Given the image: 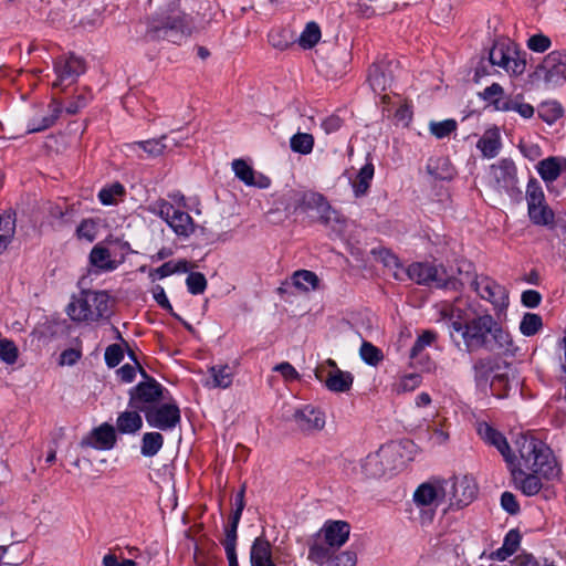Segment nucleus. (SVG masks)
<instances>
[{
    "label": "nucleus",
    "instance_id": "obj_46",
    "mask_svg": "<svg viewBox=\"0 0 566 566\" xmlns=\"http://www.w3.org/2000/svg\"><path fill=\"white\" fill-rule=\"evenodd\" d=\"M321 39V29L317 23L308 22L298 38V44L303 49H312Z\"/></svg>",
    "mask_w": 566,
    "mask_h": 566
},
{
    "label": "nucleus",
    "instance_id": "obj_20",
    "mask_svg": "<svg viewBox=\"0 0 566 566\" xmlns=\"http://www.w3.org/2000/svg\"><path fill=\"white\" fill-rule=\"evenodd\" d=\"M442 479H430L421 483L413 493V502L418 506H438L444 502Z\"/></svg>",
    "mask_w": 566,
    "mask_h": 566
},
{
    "label": "nucleus",
    "instance_id": "obj_3",
    "mask_svg": "<svg viewBox=\"0 0 566 566\" xmlns=\"http://www.w3.org/2000/svg\"><path fill=\"white\" fill-rule=\"evenodd\" d=\"M192 31V20L178 8L158 12L149 20L145 36L150 41L179 43Z\"/></svg>",
    "mask_w": 566,
    "mask_h": 566
},
{
    "label": "nucleus",
    "instance_id": "obj_56",
    "mask_svg": "<svg viewBox=\"0 0 566 566\" xmlns=\"http://www.w3.org/2000/svg\"><path fill=\"white\" fill-rule=\"evenodd\" d=\"M551 39L542 33L534 34L527 40V48L537 53L547 51L551 48Z\"/></svg>",
    "mask_w": 566,
    "mask_h": 566
},
{
    "label": "nucleus",
    "instance_id": "obj_54",
    "mask_svg": "<svg viewBox=\"0 0 566 566\" xmlns=\"http://www.w3.org/2000/svg\"><path fill=\"white\" fill-rule=\"evenodd\" d=\"M18 348L12 340L0 339V359L6 364L12 365L18 359Z\"/></svg>",
    "mask_w": 566,
    "mask_h": 566
},
{
    "label": "nucleus",
    "instance_id": "obj_35",
    "mask_svg": "<svg viewBox=\"0 0 566 566\" xmlns=\"http://www.w3.org/2000/svg\"><path fill=\"white\" fill-rule=\"evenodd\" d=\"M139 410L134 409L130 411L122 412L117 420L116 427L120 433L129 434L136 433L143 427V419L138 412Z\"/></svg>",
    "mask_w": 566,
    "mask_h": 566
},
{
    "label": "nucleus",
    "instance_id": "obj_52",
    "mask_svg": "<svg viewBox=\"0 0 566 566\" xmlns=\"http://www.w3.org/2000/svg\"><path fill=\"white\" fill-rule=\"evenodd\" d=\"M430 133L437 138H444L457 129L454 119H444L442 122H431L429 125Z\"/></svg>",
    "mask_w": 566,
    "mask_h": 566
},
{
    "label": "nucleus",
    "instance_id": "obj_32",
    "mask_svg": "<svg viewBox=\"0 0 566 566\" xmlns=\"http://www.w3.org/2000/svg\"><path fill=\"white\" fill-rule=\"evenodd\" d=\"M437 337H438L437 333L431 329L423 331L418 336L413 346L410 349V360H411L412 365H415V366L423 365L424 356L422 355V352L427 347L431 346L436 342Z\"/></svg>",
    "mask_w": 566,
    "mask_h": 566
},
{
    "label": "nucleus",
    "instance_id": "obj_45",
    "mask_svg": "<svg viewBox=\"0 0 566 566\" xmlns=\"http://www.w3.org/2000/svg\"><path fill=\"white\" fill-rule=\"evenodd\" d=\"M543 327V319L538 314L525 313L520 323V332L524 336H534Z\"/></svg>",
    "mask_w": 566,
    "mask_h": 566
},
{
    "label": "nucleus",
    "instance_id": "obj_59",
    "mask_svg": "<svg viewBox=\"0 0 566 566\" xmlns=\"http://www.w3.org/2000/svg\"><path fill=\"white\" fill-rule=\"evenodd\" d=\"M501 506L511 515H515L520 512V504L515 495L507 491L501 495Z\"/></svg>",
    "mask_w": 566,
    "mask_h": 566
},
{
    "label": "nucleus",
    "instance_id": "obj_29",
    "mask_svg": "<svg viewBox=\"0 0 566 566\" xmlns=\"http://www.w3.org/2000/svg\"><path fill=\"white\" fill-rule=\"evenodd\" d=\"M251 566H276L272 557V545L264 537H256L250 549Z\"/></svg>",
    "mask_w": 566,
    "mask_h": 566
},
{
    "label": "nucleus",
    "instance_id": "obj_7",
    "mask_svg": "<svg viewBox=\"0 0 566 566\" xmlns=\"http://www.w3.org/2000/svg\"><path fill=\"white\" fill-rule=\"evenodd\" d=\"M31 525V517L18 509L0 513V552H7L14 541H20Z\"/></svg>",
    "mask_w": 566,
    "mask_h": 566
},
{
    "label": "nucleus",
    "instance_id": "obj_6",
    "mask_svg": "<svg viewBox=\"0 0 566 566\" xmlns=\"http://www.w3.org/2000/svg\"><path fill=\"white\" fill-rule=\"evenodd\" d=\"M444 502L450 509L460 510L474 501L478 494V483L472 475H454L442 479Z\"/></svg>",
    "mask_w": 566,
    "mask_h": 566
},
{
    "label": "nucleus",
    "instance_id": "obj_19",
    "mask_svg": "<svg viewBox=\"0 0 566 566\" xmlns=\"http://www.w3.org/2000/svg\"><path fill=\"white\" fill-rule=\"evenodd\" d=\"M145 418L151 428L167 431L180 422V409L175 402H166L149 408Z\"/></svg>",
    "mask_w": 566,
    "mask_h": 566
},
{
    "label": "nucleus",
    "instance_id": "obj_55",
    "mask_svg": "<svg viewBox=\"0 0 566 566\" xmlns=\"http://www.w3.org/2000/svg\"><path fill=\"white\" fill-rule=\"evenodd\" d=\"M240 518L238 517V514H232L231 524L226 530V539L223 542L224 549L237 548V530Z\"/></svg>",
    "mask_w": 566,
    "mask_h": 566
},
{
    "label": "nucleus",
    "instance_id": "obj_61",
    "mask_svg": "<svg viewBox=\"0 0 566 566\" xmlns=\"http://www.w3.org/2000/svg\"><path fill=\"white\" fill-rule=\"evenodd\" d=\"M518 148L524 157L530 160H536L542 156V149L537 144L520 143Z\"/></svg>",
    "mask_w": 566,
    "mask_h": 566
},
{
    "label": "nucleus",
    "instance_id": "obj_50",
    "mask_svg": "<svg viewBox=\"0 0 566 566\" xmlns=\"http://www.w3.org/2000/svg\"><path fill=\"white\" fill-rule=\"evenodd\" d=\"M422 378L419 374H408L400 377L394 385L397 394L413 391L421 385Z\"/></svg>",
    "mask_w": 566,
    "mask_h": 566
},
{
    "label": "nucleus",
    "instance_id": "obj_21",
    "mask_svg": "<svg viewBox=\"0 0 566 566\" xmlns=\"http://www.w3.org/2000/svg\"><path fill=\"white\" fill-rule=\"evenodd\" d=\"M292 420L304 432L319 431L325 427L324 412L311 405H306L294 411Z\"/></svg>",
    "mask_w": 566,
    "mask_h": 566
},
{
    "label": "nucleus",
    "instance_id": "obj_48",
    "mask_svg": "<svg viewBox=\"0 0 566 566\" xmlns=\"http://www.w3.org/2000/svg\"><path fill=\"white\" fill-rule=\"evenodd\" d=\"M98 233V222L94 219H84L76 228V237L80 240L93 242Z\"/></svg>",
    "mask_w": 566,
    "mask_h": 566
},
{
    "label": "nucleus",
    "instance_id": "obj_14",
    "mask_svg": "<svg viewBox=\"0 0 566 566\" xmlns=\"http://www.w3.org/2000/svg\"><path fill=\"white\" fill-rule=\"evenodd\" d=\"M516 184L517 169L512 159L503 158L490 167L489 185L494 191L510 193Z\"/></svg>",
    "mask_w": 566,
    "mask_h": 566
},
{
    "label": "nucleus",
    "instance_id": "obj_40",
    "mask_svg": "<svg viewBox=\"0 0 566 566\" xmlns=\"http://www.w3.org/2000/svg\"><path fill=\"white\" fill-rule=\"evenodd\" d=\"M164 437L159 432H146L142 439L140 452L144 457H154L163 448Z\"/></svg>",
    "mask_w": 566,
    "mask_h": 566
},
{
    "label": "nucleus",
    "instance_id": "obj_26",
    "mask_svg": "<svg viewBox=\"0 0 566 566\" xmlns=\"http://www.w3.org/2000/svg\"><path fill=\"white\" fill-rule=\"evenodd\" d=\"M323 534L326 544L329 547H340L343 546L350 534V525L345 521H327L317 537Z\"/></svg>",
    "mask_w": 566,
    "mask_h": 566
},
{
    "label": "nucleus",
    "instance_id": "obj_11",
    "mask_svg": "<svg viewBox=\"0 0 566 566\" xmlns=\"http://www.w3.org/2000/svg\"><path fill=\"white\" fill-rule=\"evenodd\" d=\"M140 374L147 378L146 381L139 382L129 391V406L146 413L153 405L163 397V386L154 378H149L143 367L136 361Z\"/></svg>",
    "mask_w": 566,
    "mask_h": 566
},
{
    "label": "nucleus",
    "instance_id": "obj_9",
    "mask_svg": "<svg viewBox=\"0 0 566 566\" xmlns=\"http://www.w3.org/2000/svg\"><path fill=\"white\" fill-rule=\"evenodd\" d=\"M527 212L531 221L536 226L555 227L554 211L545 202V195L541 184L532 178L526 186Z\"/></svg>",
    "mask_w": 566,
    "mask_h": 566
},
{
    "label": "nucleus",
    "instance_id": "obj_16",
    "mask_svg": "<svg viewBox=\"0 0 566 566\" xmlns=\"http://www.w3.org/2000/svg\"><path fill=\"white\" fill-rule=\"evenodd\" d=\"M395 447L384 446L378 451L369 453L361 462L363 473L367 478L377 479L395 469Z\"/></svg>",
    "mask_w": 566,
    "mask_h": 566
},
{
    "label": "nucleus",
    "instance_id": "obj_10",
    "mask_svg": "<svg viewBox=\"0 0 566 566\" xmlns=\"http://www.w3.org/2000/svg\"><path fill=\"white\" fill-rule=\"evenodd\" d=\"M409 280L420 285H434L437 287L457 289L455 280H448L443 268L428 262H415L401 269Z\"/></svg>",
    "mask_w": 566,
    "mask_h": 566
},
{
    "label": "nucleus",
    "instance_id": "obj_49",
    "mask_svg": "<svg viewBox=\"0 0 566 566\" xmlns=\"http://www.w3.org/2000/svg\"><path fill=\"white\" fill-rule=\"evenodd\" d=\"M331 557V547L319 543L317 539L313 541L308 548V559L317 565H323Z\"/></svg>",
    "mask_w": 566,
    "mask_h": 566
},
{
    "label": "nucleus",
    "instance_id": "obj_41",
    "mask_svg": "<svg viewBox=\"0 0 566 566\" xmlns=\"http://www.w3.org/2000/svg\"><path fill=\"white\" fill-rule=\"evenodd\" d=\"M15 233V220L10 214L0 216V254L11 243Z\"/></svg>",
    "mask_w": 566,
    "mask_h": 566
},
{
    "label": "nucleus",
    "instance_id": "obj_36",
    "mask_svg": "<svg viewBox=\"0 0 566 566\" xmlns=\"http://www.w3.org/2000/svg\"><path fill=\"white\" fill-rule=\"evenodd\" d=\"M49 107L51 109V114L49 116H42L40 119L33 118L28 124V133H36L44 130L55 123V120L62 112V104L56 99H52Z\"/></svg>",
    "mask_w": 566,
    "mask_h": 566
},
{
    "label": "nucleus",
    "instance_id": "obj_1",
    "mask_svg": "<svg viewBox=\"0 0 566 566\" xmlns=\"http://www.w3.org/2000/svg\"><path fill=\"white\" fill-rule=\"evenodd\" d=\"M443 317L451 321V327L460 333L469 352L479 348L488 350H510L513 339L509 332L504 331L494 318L486 314L472 318L469 322H462L461 310H443Z\"/></svg>",
    "mask_w": 566,
    "mask_h": 566
},
{
    "label": "nucleus",
    "instance_id": "obj_27",
    "mask_svg": "<svg viewBox=\"0 0 566 566\" xmlns=\"http://www.w3.org/2000/svg\"><path fill=\"white\" fill-rule=\"evenodd\" d=\"M536 170L548 187L566 170V158L555 156L547 157L538 161Z\"/></svg>",
    "mask_w": 566,
    "mask_h": 566
},
{
    "label": "nucleus",
    "instance_id": "obj_58",
    "mask_svg": "<svg viewBox=\"0 0 566 566\" xmlns=\"http://www.w3.org/2000/svg\"><path fill=\"white\" fill-rule=\"evenodd\" d=\"M124 358L123 349L119 345H109L105 350V363L108 367H116Z\"/></svg>",
    "mask_w": 566,
    "mask_h": 566
},
{
    "label": "nucleus",
    "instance_id": "obj_34",
    "mask_svg": "<svg viewBox=\"0 0 566 566\" xmlns=\"http://www.w3.org/2000/svg\"><path fill=\"white\" fill-rule=\"evenodd\" d=\"M90 262L93 266L104 271H114L118 263L112 259V254L108 249L96 244L90 253Z\"/></svg>",
    "mask_w": 566,
    "mask_h": 566
},
{
    "label": "nucleus",
    "instance_id": "obj_25",
    "mask_svg": "<svg viewBox=\"0 0 566 566\" xmlns=\"http://www.w3.org/2000/svg\"><path fill=\"white\" fill-rule=\"evenodd\" d=\"M476 432L483 441L499 450L505 462H513V452L506 438L500 431L488 422L480 421L476 423Z\"/></svg>",
    "mask_w": 566,
    "mask_h": 566
},
{
    "label": "nucleus",
    "instance_id": "obj_24",
    "mask_svg": "<svg viewBox=\"0 0 566 566\" xmlns=\"http://www.w3.org/2000/svg\"><path fill=\"white\" fill-rule=\"evenodd\" d=\"M516 488L526 496H534L543 489L545 478L531 470L510 468Z\"/></svg>",
    "mask_w": 566,
    "mask_h": 566
},
{
    "label": "nucleus",
    "instance_id": "obj_51",
    "mask_svg": "<svg viewBox=\"0 0 566 566\" xmlns=\"http://www.w3.org/2000/svg\"><path fill=\"white\" fill-rule=\"evenodd\" d=\"M359 353L361 359L371 366H376L384 358L381 350L368 342L361 344Z\"/></svg>",
    "mask_w": 566,
    "mask_h": 566
},
{
    "label": "nucleus",
    "instance_id": "obj_5",
    "mask_svg": "<svg viewBox=\"0 0 566 566\" xmlns=\"http://www.w3.org/2000/svg\"><path fill=\"white\" fill-rule=\"evenodd\" d=\"M489 61L511 76H518L526 69V61L518 46L507 38H500L493 42L489 51Z\"/></svg>",
    "mask_w": 566,
    "mask_h": 566
},
{
    "label": "nucleus",
    "instance_id": "obj_12",
    "mask_svg": "<svg viewBox=\"0 0 566 566\" xmlns=\"http://www.w3.org/2000/svg\"><path fill=\"white\" fill-rule=\"evenodd\" d=\"M471 287L478 295L489 301L495 310L504 311L509 306V292L495 280L486 275H474L470 280Z\"/></svg>",
    "mask_w": 566,
    "mask_h": 566
},
{
    "label": "nucleus",
    "instance_id": "obj_64",
    "mask_svg": "<svg viewBox=\"0 0 566 566\" xmlns=\"http://www.w3.org/2000/svg\"><path fill=\"white\" fill-rule=\"evenodd\" d=\"M103 566H136L133 559L119 560L115 554L108 553L102 559Z\"/></svg>",
    "mask_w": 566,
    "mask_h": 566
},
{
    "label": "nucleus",
    "instance_id": "obj_30",
    "mask_svg": "<svg viewBox=\"0 0 566 566\" xmlns=\"http://www.w3.org/2000/svg\"><path fill=\"white\" fill-rule=\"evenodd\" d=\"M115 442L116 436L114 428L108 423H104L93 430L91 441H88L87 444L95 449L109 450L114 447Z\"/></svg>",
    "mask_w": 566,
    "mask_h": 566
},
{
    "label": "nucleus",
    "instance_id": "obj_63",
    "mask_svg": "<svg viewBox=\"0 0 566 566\" xmlns=\"http://www.w3.org/2000/svg\"><path fill=\"white\" fill-rule=\"evenodd\" d=\"M357 554L352 551H344L334 559V566H356Z\"/></svg>",
    "mask_w": 566,
    "mask_h": 566
},
{
    "label": "nucleus",
    "instance_id": "obj_4",
    "mask_svg": "<svg viewBox=\"0 0 566 566\" xmlns=\"http://www.w3.org/2000/svg\"><path fill=\"white\" fill-rule=\"evenodd\" d=\"M109 296L103 291H82L66 306V314L74 322H96L109 316Z\"/></svg>",
    "mask_w": 566,
    "mask_h": 566
},
{
    "label": "nucleus",
    "instance_id": "obj_23",
    "mask_svg": "<svg viewBox=\"0 0 566 566\" xmlns=\"http://www.w3.org/2000/svg\"><path fill=\"white\" fill-rule=\"evenodd\" d=\"M395 67L396 65L392 61H381L370 66L368 82L375 93L385 92L391 86Z\"/></svg>",
    "mask_w": 566,
    "mask_h": 566
},
{
    "label": "nucleus",
    "instance_id": "obj_31",
    "mask_svg": "<svg viewBox=\"0 0 566 566\" xmlns=\"http://www.w3.org/2000/svg\"><path fill=\"white\" fill-rule=\"evenodd\" d=\"M501 136L497 128H491L484 132L476 143L478 149L486 158H494L501 149Z\"/></svg>",
    "mask_w": 566,
    "mask_h": 566
},
{
    "label": "nucleus",
    "instance_id": "obj_28",
    "mask_svg": "<svg viewBox=\"0 0 566 566\" xmlns=\"http://www.w3.org/2000/svg\"><path fill=\"white\" fill-rule=\"evenodd\" d=\"M231 165L235 177L247 186H255L259 188H266L270 186V179L268 177L260 174L258 178H255L254 170L245 160L234 159Z\"/></svg>",
    "mask_w": 566,
    "mask_h": 566
},
{
    "label": "nucleus",
    "instance_id": "obj_57",
    "mask_svg": "<svg viewBox=\"0 0 566 566\" xmlns=\"http://www.w3.org/2000/svg\"><path fill=\"white\" fill-rule=\"evenodd\" d=\"M503 95H504V90L497 83H493L492 85H490L486 88H484V91L481 93V97L484 101L489 102L494 107H495V103L494 102L503 101L504 99Z\"/></svg>",
    "mask_w": 566,
    "mask_h": 566
},
{
    "label": "nucleus",
    "instance_id": "obj_13",
    "mask_svg": "<svg viewBox=\"0 0 566 566\" xmlns=\"http://www.w3.org/2000/svg\"><path fill=\"white\" fill-rule=\"evenodd\" d=\"M537 80L547 86H556L566 81V52L553 51L547 54L535 71Z\"/></svg>",
    "mask_w": 566,
    "mask_h": 566
},
{
    "label": "nucleus",
    "instance_id": "obj_39",
    "mask_svg": "<svg viewBox=\"0 0 566 566\" xmlns=\"http://www.w3.org/2000/svg\"><path fill=\"white\" fill-rule=\"evenodd\" d=\"M209 373L212 380L211 382L208 381L207 386L226 389L230 387L233 381V373L228 365L212 366Z\"/></svg>",
    "mask_w": 566,
    "mask_h": 566
},
{
    "label": "nucleus",
    "instance_id": "obj_17",
    "mask_svg": "<svg viewBox=\"0 0 566 566\" xmlns=\"http://www.w3.org/2000/svg\"><path fill=\"white\" fill-rule=\"evenodd\" d=\"M54 72L56 80L53 82V87L64 90L85 72V62L73 54L60 56L54 63Z\"/></svg>",
    "mask_w": 566,
    "mask_h": 566
},
{
    "label": "nucleus",
    "instance_id": "obj_33",
    "mask_svg": "<svg viewBox=\"0 0 566 566\" xmlns=\"http://www.w3.org/2000/svg\"><path fill=\"white\" fill-rule=\"evenodd\" d=\"M427 170L431 176L440 180H451L455 175L450 159L442 156L430 158L427 164Z\"/></svg>",
    "mask_w": 566,
    "mask_h": 566
},
{
    "label": "nucleus",
    "instance_id": "obj_62",
    "mask_svg": "<svg viewBox=\"0 0 566 566\" xmlns=\"http://www.w3.org/2000/svg\"><path fill=\"white\" fill-rule=\"evenodd\" d=\"M273 370L280 373L287 381L298 379L300 377L297 370L287 361L276 365Z\"/></svg>",
    "mask_w": 566,
    "mask_h": 566
},
{
    "label": "nucleus",
    "instance_id": "obj_38",
    "mask_svg": "<svg viewBox=\"0 0 566 566\" xmlns=\"http://www.w3.org/2000/svg\"><path fill=\"white\" fill-rule=\"evenodd\" d=\"M375 168L371 163H366L358 171L353 189L356 197L365 196L374 178Z\"/></svg>",
    "mask_w": 566,
    "mask_h": 566
},
{
    "label": "nucleus",
    "instance_id": "obj_53",
    "mask_svg": "<svg viewBox=\"0 0 566 566\" xmlns=\"http://www.w3.org/2000/svg\"><path fill=\"white\" fill-rule=\"evenodd\" d=\"M188 291L193 294H202L207 289V280L200 272H191L186 279Z\"/></svg>",
    "mask_w": 566,
    "mask_h": 566
},
{
    "label": "nucleus",
    "instance_id": "obj_22",
    "mask_svg": "<svg viewBox=\"0 0 566 566\" xmlns=\"http://www.w3.org/2000/svg\"><path fill=\"white\" fill-rule=\"evenodd\" d=\"M179 144V139L164 135L157 139L126 144L125 147L127 151L137 153L138 150H143L149 157H156L163 155L166 150H172L178 147Z\"/></svg>",
    "mask_w": 566,
    "mask_h": 566
},
{
    "label": "nucleus",
    "instance_id": "obj_42",
    "mask_svg": "<svg viewBox=\"0 0 566 566\" xmlns=\"http://www.w3.org/2000/svg\"><path fill=\"white\" fill-rule=\"evenodd\" d=\"M293 285L302 291L307 292L310 290H315L318 284L317 275L307 270H298L292 276Z\"/></svg>",
    "mask_w": 566,
    "mask_h": 566
},
{
    "label": "nucleus",
    "instance_id": "obj_44",
    "mask_svg": "<svg viewBox=\"0 0 566 566\" xmlns=\"http://www.w3.org/2000/svg\"><path fill=\"white\" fill-rule=\"evenodd\" d=\"M290 146L294 153L308 155L314 147V137L307 133H297L291 137Z\"/></svg>",
    "mask_w": 566,
    "mask_h": 566
},
{
    "label": "nucleus",
    "instance_id": "obj_60",
    "mask_svg": "<svg viewBox=\"0 0 566 566\" xmlns=\"http://www.w3.org/2000/svg\"><path fill=\"white\" fill-rule=\"evenodd\" d=\"M521 302L525 307L535 308L542 302V295L535 290H526L521 295Z\"/></svg>",
    "mask_w": 566,
    "mask_h": 566
},
{
    "label": "nucleus",
    "instance_id": "obj_37",
    "mask_svg": "<svg viewBox=\"0 0 566 566\" xmlns=\"http://www.w3.org/2000/svg\"><path fill=\"white\" fill-rule=\"evenodd\" d=\"M520 542V533L515 530H511L505 535L502 546L492 553V558L501 562L507 559L517 551Z\"/></svg>",
    "mask_w": 566,
    "mask_h": 566
},
{
    "label": "nucleus",
    "instance_id": "obj_47",
    "mask_svg": "<svg viewBox=\"0 0 566 566\" xmlns=\"http://www.w3.org/2000/svg\"><path fill=\"white\" fill-rule=\"evenodd\" d=\"M124 186L119 182H114L99 190L98 199L104 206H111L115 205L117 202V198L124 196Z\"/></svg>",
    "mask_w": 566,
    "mask_h": 566
},
{
    "label": "nucleus",
    "instance_id": "obj_15",
    "mask_svg": "<svg viewBox=\"0 0 566 566\" xmlns=\"http://www.w3.org/2000/svg\"><path fill=\"white\" fill-rule=\"evenodd\" d=\"M315 377L334 392L348 391L354 380L350 373L340 370L331 358L315 368Z\"/></svg>",
    "mask_w": 566,
    "mask_h": 566
},
{
    "label": "nucleus",
    "instance_id": "obj_8",
    "mask_svg": "<svg viewBox=\"0 0 566 566\" xmlns=\"http://www.w3.org/2000/svg\"><path fill=\"white\" fill-rule=\"evenodd\" d=\"M148 211L165 220L179 237H189L195 231L192 218L187 212L176 209L172 203L165 199L151 202Z\"/></svg>",
    "mask_w": 566,
    "mask_h": 566
},
{
    "label": "nucleus",
    "instance_id": "obj_2",
    "mask_svg": "<svg viewBox=\"0 0 566 566\" xmlns=\"http://www.w3.org/2000/svg\"><path fill=\"white\" fill-rule=\"evenodd\" d=\"M514 448L516 454L513 452V462H506L510 468L531 470L542 474L545 481L560 478V464L552 449L541 439L528 433H520L514 440Z\"/></svg>",
    "mask_w": 566,
    "mask_h": 566
},
{
    "label": "nucleus",
    "instance_id": "obj_43",
    "mask_svg": "<svg viewBox=\"0 0 566 566\" xmlns=\"http://www.w3.org/2000/svg\"><path fill=\"white\" fill-rule=\"evenodd\" d=\"M499 368L497 360L493 357L480 358L474 363L473 369L478 381H486Z\"/></svg>",
    "mask_w": 566,
    "mask_h": 566
},
{
    "label": "nucleus",
    "instance_id": "obj_18",
    "mask_svg": "<svg viewBox=\"0 0 566 566\" xmlns=\"http://www.w3.org/2000/svg\"><path fill=\"white\" fill-rule=\"evenodd\" d=\"M301 207L305 210H315L318 221L324 226L343 222L340 213L318 192H304L301 197Z\"/></svg>",
    "mask_w": 566,
    "mask_h": 566
}]
</instances>
